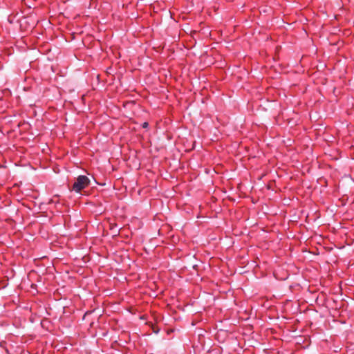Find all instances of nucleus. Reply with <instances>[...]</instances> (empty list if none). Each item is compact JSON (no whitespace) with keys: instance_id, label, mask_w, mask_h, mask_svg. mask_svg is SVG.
Masks as SVG:
<instances>
[{"instance_id":"obj_1","label":"nucleus","mask_w":354,"mask_h":354,"mask_svg":"<svg viewBox=\"0 0 354 354\" xmlns=\"http://www.w3.org/2000/svg\"><path fill=\"white\" fill-rule=\"evenodd\" d=\"M90 183V180L86 176H79L72 187V189L76 192H80L82 189L86 187Z\"/></svg>"},{"instance_id":"obj_2","label":"nucleus","mask_w":354,"mask_h":354,"mask_svg":"<svg viewBox=\"0 0 354 354\" xmlns=\"http://www.w3.org/2000/svg\"><path fill=\"white\" fill-rule=\"evenodd\" d=\"M147 125H148V124H147V122H145V123L143 124V127H147Z\"/></svg>"}]
</instances>
